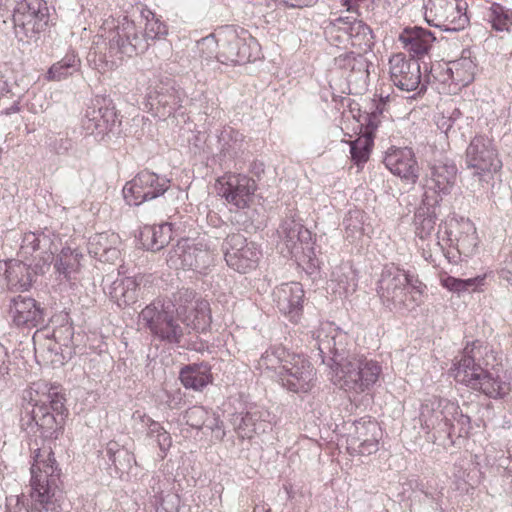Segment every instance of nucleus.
Listing matches in <instances>:
<instances>
[{"label":"nucleus","mask_w":512,"mask_h":512,"mask_svg":"<svg viewBox=\"0 0 512 512\" xmlns=\"http://www.w3.org/2000/svg\"><path fill=\"white\" fill-rule=\"evenodd\" d=\"M222 425H223L222 421H220L213 414V417L212 418L209 417V420L205 426L208 427L209 429H211L215 433V436L217 438L223 439L225 436V432L222 429Z\"/></svg>","instance_id":"nucleus-53"},{"label":"nucleus","mask_w":512,"mask_h":512,"mask_svg":"<svg viewBox=\"0 0 512 512\" xmlns=\"http://www.w3.org/2000/svg\"><path fill=\"white\" fill-rule=\"evenodd\" d=\"M466 165L481 181H487L502 167V162L492 140L483 136L474 137L466 149Z\"/></svg>","instance_id":"nucleus-16"},{"label":"nucleus","mask_w":512,"mask_h":512,"mask_svg":"<svg viewBox=\"0 0 512 512\" xmlns=\"http://www.w3.org/2000/svg\"><path fill=\"white\" fill-rule=\"evenodd\" d=\"M221 64H243L256 59L258 43L247 30L234 26L218 30Z\"/></svg>","instance_id":"nucleus-10"},{"label":"nucleus","mask_w":512,"mask_h":512,"mask_svg":"<svg viewBox=\"0 0 512 512\" xmlns=\"http://www.w3.org/2000/svg\"><path fill=\"white\" fill-rule=\"evenodd\" d=\"M386 168L408 182L413 183L417 178V164L414 154L407 147L386 152Z\"/></svg>","instance_id":"nucleus-32"},{"label":"nucleus","mask_w":512,"mask_h":512,"mask_svg":"<svg viewBox=\"0 0 512 512\" xmlns=\"http://www.w3.org/2000/svg\"><path fill=\"white\" fill-rule=\"evenodd\" d=\"M329 287L340 297H347L357 288L356 275L350 267H342L332 273Z\"/></svg>","instance_id":"nucleus-44"},{"label":"nucleus","mask_w":512,"mask_h":512,"mask_svg":"<svg viewBox=\"0 0 512 512\" xmlns=\"http://www.w3.org/2000/svg\"><path fill=\"white\" fill-rule=\"evenodd\" d=\"M436 216L429 210H420L415 214L416 236L424 240L428 238L435 229Z\"/></svg>","instance_id":"nucleus-48"},{"label":"nucleus","mask_w":512,"mask_h":512,"mask_svg":"<svg viewBox=\"0 0 512 512\" xmlns=\"http://www.w3.org/2000/svg\"><path fill=\"white\" fill-rule=\"evenodd\" d=\"M53 256L55 275L59 283L76 280L81 269L83 253L73 243L66 242Z\"/></svg>","instance_id":"nucleus-24"},{"label":"nucleus","mask_w":512,"mask_h":512,"mask_svg":"<svg viewBox=\"0 0 512 512\" xmlns=\"http://www.w3.org/2000/svg\"><path fill=\"white\" fill-rule=\"evenodd\" d=\"M373 145L370 133L359 136L350 143L351 158L358 166L364 164L368 158Z\"/></svg>","instance_id":"nucleus-47"},{"label":"nucleus","mask_w":512,"mask_h":512,"mask_svg":"<svg viewBox=\"0 0 512 512\" xmlns=\"http://www.w3.org/2000/svg\"><path fill=\"white\" fill-rule=\"evenodd\" d=\"M227 265L239 273H247L258 266L262 252L255 242H248L239 234H229L222 246Z\"/></svg>","instance_id":"nucleus-17"},{"label":"nucleus","mask_w":512,"mask_h":512,"mask_svg":"<svg viewBox=\"0 0 512 512\" xmlns=\"http://www.w3.org/2000/svg\"><path fill=\"white\" fill-rule=\"evenodd\" d=\"M120 19H118L117 21H115L114 19L111 20V21H106L105 23V26L104 27V30H107L108 28V32L105 36V38L109 41V32L114 28V25H117L118 24V21ZM123 56H120V55H114L113 57H111V53H110V44L108 43V53H105V54H100L99 56H97V52L94 51V52H90L89 53V58H88V61L90 63H93V67L94 69H96L98 72L100 73H106L108 71H112L114 70L115 68H117L120 64V61L122 59Z\"/></svg>","instance_id":"nucleus-43"},{"label":"nucleus","mask_w":512,"mask_h":512,"mask_svg":"<svg viewBox=\"0 0 512 512\" xmlns=\"http://www.w3.org/2000/svg\"><path fill=\"white\" fill-rule=\"evenodd\" d=\"M487 19L494 30L508 32L512 27V10L499 3H492L488 9Z\"/></svg>","instance_id":"nucleus-46"},{"label":"nucleus","mask_w":512,"mask_h":512,"mask_svg":"<svg viewBox=\"0 0 512 512\" xmlns=\"http://www.w3.org/2000/svg\"><path fill=\"white\" fill-rule=\"evenodd\" d=\"M116 113L108 106L93 105L86 110L83 126L90 133H105L115 122Z\"/></svg>","instance_id":"nucleus-34"},{"label":"nucleus","mask_w":512,"mask_h":512,"mask_svg":"<svg viewBox=\"0 0 512 512\" xmlns=\"http://www.w3.org/2000/svg\"><path fill=\"white\" fill-rule=\"evenodd\" d=\"M179 378L184 387L196 391H201L212 381L210 367L204 363L183 367Z\"/></svg>","instance_id":"nucleus-38"},{"label":"nucleus","mask_w":512,"mask_h":512,"mask_svg":"<svg viewBox=\"0 0 512 512\" xmlns=\"http://www.w3.org/2000/svg\"><path fill=\"white\" fill-rule=\"evenodd\" d=\"M141 16L146 20L142 34L133 20L127 16L121 18L109 32L111 57L114 55L132 57L146 51L148 40H155L167 34L166 25L150 10H143Z\"/></svg>","instance_id":"nucleus-6"},{"label":"nucleus","mask_w":512,"mask_h":512,"mask_svg":"<svg viewBox=\"0 0 512 512\" xmlns=\"http://www.w3.org/2000/svg\"><path fill=\"white\" fill-rule=\"evenodd\" d=\"M436 71H437V69L431 68V72H436Z\"/></svg>","instance_id":"nucleus-59"},{"label":"nucleus","mask_w":512,"mask_h":512,"mask_svg":"<svg viewBox=\"0 0 512 512\" xmlns=\"http://www.w3.org/2000/svg\"><path fill=\"white\" fill-rule=\"evenodd\" d=\"M134 418L139 419L142 425L146 427L147 436L156 441L160 451L163 453L162 458H164L172 446L170 433L159 422L146 414H141L139 411L134 413Z\"/></svg>","instance_id":"nucleus-39"},{"label":"nucleus","mask_w":512,"mask_h":512,"mask_svg":"<svg viewBox=\"0 0 512 512\" xmlns=\"http://www.w3.org/2000/svg\"><path fill=\"white\" fill-rule=\"evenodd\" d=\"M33 458L28 497L7 498L6 512H61L65 497L52 451L37 449Z\"/></svg>","instance_id":"nucleus-3"},{"label":"nucleus","mask_w":512,"mask_h":512,"mask_svg":"<svg viewBox=\"0 0 512 512\" xmlns=\"http://www.w3.org/2000/svg\"><path fill=\"white\" fill-rule=\"evenodd\" d=\"M482 357L483 351L479 341L468 344L452 369L455 380L481 391L490 398L506 396L510 391V383L505 376L486 371L481 363Z\"/></svg>","instance_id":"nucleus-5"},{"label":"nucleus","mask_w":512,"mask_h":512,"mask_svg":"<svg viewBox=\"0 0 512 512\" xmlns=\"http://www.w3.org/2000/svg\"><path fill=\"white\" fill-rule=\"evenodd\" d=\"M216 257L215 250L203 240L181 239L171 252L170 261L176 268L205 274L214 265Z\"/></svg>","instance_id":"nucleus-13"},{"label":"nucleus","mask_w":512,"mask_h":512,"mask_svg":"<svg viewBox=\"0 0 512 512\" xmlns=\"http://www.w3.org/2000/svg\"><path fill=\"white\" fill-rule=\"evenodd\" d=\"M348 336L333 323H322L312 332L311 346L316 348L322 362L332 369L331 379L350 398L368 391L377 381L381 366L362 358H344Z\"/></svg>","instance_id":"nucleus-1"},{"label":"nucleus","mask_w":512,"mask_h":512,"mask_svg":"<svg viewBox=\"0 0 512 512\" xmlns=\"http://www.w3.org/2000/svg\"><path fill=\"white\" fill-rule=\"evenodd\" d=\"M120 237L116 233H97L89 238L88 252L101 262L113 263L120 257Z\"/></svg>","instance_id":"nucleus-30"},{"label":"nucleus","mask_w":512,"mask_h":512,"mask_svg":"<svg viewBox=\"0 0 512 512\" xmlns=\"http://www.w3.org/2000/svg\"><path fill=\"white\" fill-rule=\"evenodd\" d=\"M435 39L431 31L418 26L407 27L398 36L403 48L417 57L427 54Z\"/></svg>","instance_id":"nucleus-33"},{"label":"nucleus","mask_w":512,"mask_h":512,"mask_svg":"<svg viewBox=\"0 0 512 512\" xmlns=\"http://www.w3.org/2000/svg\"><path fill=\"white\" fill-rule=\"evenodd\" d=\"M278 248L285 257H291L306 270H314L319 261L316 258L311 232L304 227L296 214L290 213L278 229Z\"/></svg>","instance_id":"nucleus-8"},{"label":"nucleus","mask_w":512,"mask_h":512,"mask_svg":"<svg viewBox=\"0 0 512 512\" xmlns=\"http://www.w3.org/2000/svg\"><path fill=\"white\" fill-rule=\"evenodd\" d=\"M343 225L345 227L347 238L354 239L357 235H360L362 230L360 211H349L343 220Z\"/></svg>","instance_id":"nucleus-52"},{"label":"nucleus","mask_w":512,"mask_h":512,"mask_svg":"<svg viewBox=\"0 0 512 512\" xmlns=\"http://www.w3.org/2000/svg\"><path fill=\"white\" fill-rule=\"evenodd\" d=\"M283 346H273L267 349L260 357L257 363V369L261 371H274L277 375L279 370H283V366L292 356Z\"/></svg>","instance_id":"nucleus-41"},{"label":"nucleus","mask_w":512,"mask_h":512,"mask_svg":"<svg viewBox=\"0 0 512 512\" xmlns=\"http://www.w3.org/2000/svg\"><path fill=\"white\" fill-rule=\"evenodd\" d=\"M486 275H478L473 278L460 279L450 275H444L440 278V284L447 290L462 294L465 292L478 291L485 284Z\"/></svg>","instance_id":"nucleus-45"},{"label":"nucleus","mask_w":512,"mask_h":512,"mask_svg":"<svg viewBox=\"0 0 512 512\" xmlns=\"http://www.w3.org/2000/svg\"><path fill=\"white\" fill-rule=\"evenodd\" d=\"M8 315L17 327L34 328L44 322L43 310L35 299L17 296L11 299Z\"/></svg>","instance_id":"nucleus-25"},{"label":"nucleus","mask_w":512,"mask_h":512,"mask_svg":"<svg viewBox=\"0 0 512 512\" xmlns=\"http://www.w3.org/2000/svg\"><path fill=\"white\" fill-rule=\"evenodd\" d=\"M377 449H378L377 443L364 442L361 453H365V452L372 453V452L376 451Z\"/></svg>","instance_id":"nucleus-56"},{"label":"nucleus","mask_w":512,"mask_h":512,"mask_svg":"<svg viewBox=\"0 0 512 512\" xmlns=\"http://www.w3.org/2000/svg\"><path fill=\"white\" fill-rule=\"evenodd\" d=\"M274 301L279 311L297 322L303 309L304 290L298 282L283 283L273 291Z\"/></svg>","instance_id":"nucleus-27"},{"label":"nucleus","mask_w":512,"mask_h":512,"mask_svg":"<svg viewBox=\"0 0 512 512\" xmlns=\"http://www.w3.org/2000/svg\"><path fill=\"white\" fill-rule=\"evenodd\" d=\"M425 290L426 285L417 277L394 264L386 265V301L395 308L416 309L422 303Z\"/></svg>","instance_id":"nucleus-9"},{"label":"nucleus","mask_w":512,"mask_h":512,"mask_svg":"<svg viewBox=\"0 0 512 512\" xmlns=\"http://www.w3.org/2000/svg\"><path fill=\"white\" fill-rule=\"evenodd\" d=\"M196 50L204 69H216L218 64H221L219 60L220 41L218 39V31L199 40L196 45Z\"/></svg>","instance_id":"nucleus-37"},{"label":"nucleus","mask_w":512,"mask_h":512,"mask_svg":"<svg viewBox=\"0 0 512 512\" xmlns=\"http://www.w3.org/2000/svg\"><path fill=\"white\" fill-rule=\"evenodd\" d=\"M170 181L150 171H141L123 187V196L129 205L138 206L165 193Z\"/></svg>","instance_id":"nucleus-19"},{"label":"nucleus","mask_w":512,"mask_h":512,"mask_svg":"<svg viewBox=\"0 0 512 512\" xmlns=\"http://www.w3.org/2000/svg\"><path fill=\"white\" fill-rule=\"evenodd\" d=\"M270 414L263 409H253L245 414H235L232 418L234 429L241 439H251L254 435L271 429Z\"/></svg>","instance_id":"nucleus-29"},{"label":"nucleus","mask_w":512,"mask_h":512,"mask_svg":"<svg viewBox=\"0 0 512 512\" xmlns=\"http://www.w3.org/2000/svg\"><path fill=\"white\" fill-rule=\"evenodd\" d=\"M465 472H461V475H454L455 476V488L461 492H467L469 489V485L467 481L464 478Z\"/></svg>","instance_id":"nucleus-54"},{"label":"nucleus","mask_w":512,"mask_h":512,"mask_svg":"<svg viewBox=\"0 0 512 512\" xmlns=\"http://www.w3.org/2000/svg\"><path fill=\"white\" fill-rule=\"evenodd\" d=\"M62 245V238L53 230L45 228L39 232H27L22 236L19 257L24 261H29L33 257L34 266L39 272H43V267L52 263L53 255Z\"/></svg>","instance_id":"nucleus-12"},{"label":"nucleus","mask_w":512,"mask_h":512,"mask_svg":"<svg viewBox=\"0 0 512 512\" xmlns=\"http://www.w3.org/2000/svg\"><path fill=\"white\" fill-rule=\"evenodd\" d=\"M195 292L181 290L173 301L157 300L146 306L139 314V324L161 340L179 343L183 328L177 323L174 314L187 326L195 330H204L210 323L209 303L195 299Z\"/></svg>","instance_id":"nucleus-2"},{"label":"nucleus","mask_w":512,"mask_h":512,"mask_svg":"<svg viewBox=\"0 0 512 512\" xmlns=\"http://www.w3.org/2000/svg\"><path fill=\"white\" fill-rule=\"evenodd\" d=\"M139 283L134 277L116 279L110 288V296L119 307L129 306L138 299Z\"/></svg>","instance_id":"nucleus-36"},{"label":"nucleus","mask_w":512,"mask_h":512,"mask_svg":"<svg viewBox=\"0 0 512 512\" xmlns=\"http://www.w3.org/2000/svg\"><path fill=\"white\" fill-rule=\"evenodd\" d=\"M335 64L340 69L349 71H362L365 67L363 56L354 52L339 55L335 58Z\"/></svg>","instance_id":"nucleus-49"},{"label":"nucleus","mask_w":512,"mask_h":512,"mask_svg":"<svg viewBox=\"0 0 512 512\" xmlns=\"http://www.w3.org/2000/svg\"><path fill=\"white\" fill-rule=\"evenodd\" d=\"M32 263L24 260L11 259L0 262V277H4L8 289L14 291L28 290L35 278L37 269L31 268Z\"/></svg>","instance_id":"nucleus-28"},{"label":"nucleus","mask_w":512,"mask_h":512,"mask_svg":"<svg viewBox=\"0 0 512 512\" xmlns=\"http://www.w3.org/2000/svg\"><path fill=\"white\" fill-rule=\"evenodd\" d=\"M181 401H182V398L180 396V393L177 392L175 395L172 396L171 400L167 401V403H168V406L171 409H175V408H178V406L180 405Z\"/></svg>","instance_id":"nucleus-55"},{"label":"nucleus","mask_w":512,"mask_h":512,"mask_svg":"<svg viewBox=\"0 0 512 512\" xmlns=\"http://www.w3.org/2000/svg\"><path fill=\"white\" fill-rule=\"evenodd\" d=\"M330 38L340 43H350L353 47L370 44V28L352 16H340L331 20L325 28Z\"/></svg>","instance_id":"nucleus-22"},{"label":"nucleus","mask_w":512,"mask_h":512,"mask_svg":"<svg viewBox=\"0 0 512 512\" xmlns=\"http://www.w3.org/2000/svg\"><path fill=\"white\" fill-rule=\"evenodd\" d=\"M242 141L243 135L231 127L224 128L219 136L222 149L227 152L239 149Z\"/></svg>","instance_id":"nucleus-51"},{"label":"nucleus","mask_w":512,"mask_h":512,"mask_svg":"<svg viewBox=\"0 0 512 512\" xmlns=\"http://www.w3.org/2000/svg\"><path fill=\"white\" fill-rule=\"evenodd\" d=\"M436 245L444 248L442 242L456 249L461 259L473 256L478 249V236L473 222L467 218H451L440 225L436 234Z\"/></svg>","instance_id":"nucleus-11"},{"label":"nucleus","mask_w":512,"mask_h":512,"mask_svg":"<svg viewBox=\"0 0 512 512\" xmlns=\"http://www.w3.org/2000/svg\"><path fill=\"white\" fill-rule=\"evenodd\" d=\"M28 399L32 405V420L42 436L57 438L66 411L65 398L60 387L42 380L34 382L28 390Z\"/></svg>","instance_id":"nucleus-7"},{"label":"nucleus","mask_w":512,"mask_h":512,"mask_svg":"<svg viewBox=\"0 0 512 512\" xmlns=\"http://www.w3.org/2000/svg\"><path fill=\"white\" fill-rule=\"evenodd\" d=\"M172 238V224L144 226L139 234V241L143 248L151 251L161 250Z\"/></svg>","instance_id":"nucleus-35"},{"label":"nucleus","mask_w":512,"mask_h":512,"mask_svg":"<svg viewBox=\"0 0 512 512\" xmlns=\"http://www.w3.org/2000/svg\"><path fill=\"white\" fill-rule=\"evenodd\" d=\"M80 68V58L74 51H71L49 68L46 78L51 81H61L78 72Z\"/></svg>","instance_id":"nucleus-40"},{"label":"nucleus","mask_w":512,"mask_h":512,"mask_svg":"<svg viewBox=\"0 0 512 512\" xmlns=\"http://www.w3.org/2000/svg\"><path fill=\"white\" fill-rule=\"evenodd\" d=\"M18 111H19V107H18V105H16V104H13L11 107H9V108H5V109H4V112H5L6 114H8V115H9V114H12V113H16V112H18Z\"/></svg>","instance_id":"nucleus-58"},{"label":"nucleus","mask_w":512,"mask_h":512,"mask_svg":"<svg viewBox=\"0 0 512 512\" xmlns=\"http://www.w3.org/2000/svg\"><path fill=\"white\" fill-rule=\"evenodd\" d=\"M457 168L454 163L438 162L435 163L428 175L425 183L424 196L426 199L432 198L430 193H434L436 197L434 203L438 202V197L447 195L451 192L456 182Z\"/></svg>","instance_id":"nucleus-26"},{"label":"nucleus","mask_w":512,"mask_h":512,"mask_svg":"<svg viewBox=\"0 0 512 512\" xmlns=\"http://www.w3.org/2000/svg\"><path fill=\"white\" fill-rule=\"evenodd\" d=\"M105 451L106 456L119 476L123 473H128L133 465L136 464L134 455L129 450L121 447L117 442H109Z\"/></svg>","instance_id":"nucleus-42"},{"label":"nucleus","mask_w":512,"mask_h":512,"mask_svg":"<svg viewBox=\"0 0 512 512\" xmlns=\"http://www.w3.org/2000/svg\"><path fill=\"white\" fill-rule=\"evenodd\" d=\"M49 21V9L44 0H21L13 11L16 35L33 38L44 31Z\"/></svg>","instance_id":"nucleus-15"},{"label":"nucleus","mask_w":512,"mask_h":512,"mask_svg":"<svg viewBox=\"0 0 512 512\" xmlns=\"http://www.w3.org/2000/svg\"><path fill=\"white\" fill-rule=\"evenodd\" d=\"M285 3L288 4L290 7H302L306 5V2L304 0H285Z\"/></svg>","instance_id":"nucleus-57"},{"label":"nucleus","mask_w":512,"mask_h":512,"mask_svg":"<svg viewBox=\"0 0 512 512\" xmlns=\"http://www.w3.org/2000/svg\"><path fill=\"white\" fill-rule=\"evenodd\" d=\"M218 194L236 209H245L256 191L255 181L243 174H227L217 180Z\"/></svg>","instance_id":"nucleus-20"},{"label":"nucleus","mask_w":512,"mask_h":512,"mask_svg":"<svg viewBox=\"0 0 512 512\" xmlns=\"http://www.w3.org/2000/svg\"><path fill=\"white\" fill-rule=\"evenodd\" d=\"M148 99L154 115L159 119L166 120L176 114L184 115L183 102L186 94L181 88L162 83L155 91L149 93Z\"/></svg>","instance_id":"nucleus-23"},{"label":"nucleus","mask_w":512,"mask_h":512,"mask_svg":"<svg viewBox=\"0 0 512 512\" xmlns=\"http://www.w3.org/2000/svg\"><path fill=\"white\" fill-rule=\"evenodd\" d=\"M419 420L428 438L433 442L443 440L454 444V437L466 436L471 429V419L464 414L457 402L433 396L420 407Z\"/></svg>","instance_id":"nucleus-4"},{"label":"nucleus","mask_w":512,"mask_h":512,"mask_svg":"<svg viewBox=\"0 0 512 512\" xmlns=\"http://www.w3.org/2000/svg\"><path fill=\"white\" fill-rule=\"evenodd\" d=\"M425 21L443 31L463 30L469 23L465 8L456 0H423Z\"/></svg>","instance_id":"nucleus-14"},{"label":"nucleus","mask_w":512,"mask_h":512,"mask_svg":"<svg viewBox=\"0 0 512 512\" xmlns=\"http://www.w3.org/2000/svg\"><path fill=\"white\" fill-rule=\"evenodd\" d=\"M390 80L398 89L406 92L419 89L426 91V83L421 80L420 64L417 60L407 59L403 54H396L389 59Z\"/></svg>","instance_id":"nucleus-21"},{"label":"nucleus","mask_w":512,"mask_h":512,"mask_svg":"<svg viewBox=\"0 0 512 512\" xmlns=\"http://www.w3.org/2000/svg\"><path fill=\"white\" fill-rule=\"evenodd\" d=\"M439 81L442 83H454L458 86H467L473 81L475 64L469 57H461L460 59L438 64Z\"/></svg>","instance_id":"nucleus-31"},{"label":"nucleus","mask_w":512,"mask_h":512,"mask_svg":"<svg viewBox=\"0 0 512 512\" xmlns=\"http://www.w3.org/2000/svg\"><path fill=\"white\" fill-rule=\"evenodd\" d=\"M283 370H279L281 385L290 392L308 393L316 382V371L310 361L301 354L293 353Z\"/></svg>","instance_id":"nucleus-18"},{"label":"nucleus","mask_w":512,"mask_h":512,"mask_svg":"<svg viewBox=\"0 0 512 512\" xmlns=\"http://www.w3.org/2000/svg\"><path fill=\"white\" fill-rule=\"evenodd\" d=\"M186 423L195 429H201L209 420V411L203 406H193L184 415Z\"/></svg>","instance_id":"nucleus-50"}]
</instances>
